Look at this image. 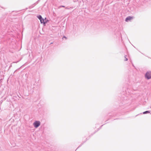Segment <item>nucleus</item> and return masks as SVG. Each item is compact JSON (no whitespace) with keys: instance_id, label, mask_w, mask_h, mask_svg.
<instances>
[{"instance_id":"obj_3","label":"nucleus","mask_w":151,"mask_h":151,"mask_svg":"<svg viewBox=\"0 0 151 151\" xmlns=\"http://www.w3.org/2000/svg\"><path fill=\"white\" fill-rule=\"evenodd\" d=\"M134 17H133L129 16L127 17L125 19V21L126 22H128L130 21L131 20L133 19Z\"/></svg>"},{"instance_id":"obj_12","label":"nucleus","mask_w":151,"mask_h":151,"mask_svg":"<svg viewBox=\"0 0 151 151\" xmlns=\"http://www.w3.org/2000/svg\"><path fill=\"white\" fill-rule=\"evenodd\" d=\"M65 8H66V9H69V8H67V7H66Z\"/></svg>"},{"instance_id":"obj_13","label":"nucleus","mask_w":151,"mask_h":151,"mask_svg":"<svg viewBox=\"0 0 151 151\" xmlns=\"http://www.w3.org/2000/svg\"><path fill=\"white\" fill-rule=\"evenodd\" d=\"M46 18H45V20H46Z\"/></svg>"},{"instance_id":"obj_10","label":"nucleus","mask_w":151,"mask_h":151,"mask_svg":"<svg viewBox=\"0 0 151 151\" xmlns=\"http://www.w3.org/2000/svg\"><path fill=\"white\" fill-rule=\"evenodd\" d=\"M39 81V80H38V82H37V83H36V84H37V85H38V81Z\"/></svg>"},{"instance_id":"obj_1","label":"nucleus","mask_w":151,"mask_h":151,"mask_svg":"<svg viewBox=\"0 0 151 151\" xmlns=\"http://www.w3.org/2000/svg\"><path fill=\"white\" fill-rule=\"evenodd\" d=\"M145 78L147 79L151 78V71H147L145 75Z\"/></svg>"},{"instance_id":"obj_4","label":"nucleus","mask_w":151,"mask_h":151,"mask_svg":"<svg viewBox=\"0 0 151 151\" xmlns=\"http://www.w3.org/2000/svg\"><path fill=\"white\" fill-rule=\"evenodd\" d=\"M40 20L41 23H43L45 24L47 23V21H45V20L42 18Z\"/></svg>"},{"instance_id":"obj_8","label":"nucleus","mask_w":151,"mask_h":151,"mask_svg":"<svg viewBox=\"0 0 151 151\" xmlns=\"http://www.w3.org/2000/svg\"><path fill=\"white\" fill-rule=\"evenodd\" d=\"M126 56H127L126 55H125L124 56L125 59H124V60L125 61H127L128 60V59L126 58Z\"/></svg>"},{"instance_id":"obj_6","label":"nucleus","mask_w":151,"mask_h":151,"mask_svg":"<svg viewBox=\"0 0 151 151\" xmlns=\"http://www.w3.org/2000/svg\"><path fill=\"white\" fill-rule=\"evenodd\" d=\"M37 17L40 20H41L42 18V16L40 15L37 16Z\"/></svg>"},{"instance_id":"obj_5","label":"nucleus","mask_w":151,"mask_h":151,"mask_svg":"<svg viewBox=\"0 0 151 151\" xmlns=\"http://www.w3.org/2000/svg\"><path fill=\"white\" fill-rule=\"evenodd\" d=\"M39 0H38V1H37L35 3H34L33 4L32 6H30V8H32V7H33V5H36V4H38V2L39 1Z\"/></svg>"},{"instance_id":"obj_7","label":"nucleus","mask_w":151,"mask_h":151,"mask_svg":"<svg viewBox=\"0 0 151 151\" xmlns=\"http://www.w3.org/2000/svg\"><path fill=\"white\" fill-rule=\"evenodd\" d=\"M150 113V112L149 111H145L143 113L144 114H145L147 113Z\"/></svg>"},{"instance_id":"obj_2","label":"nucleus","mask_w":151,"mask_h":151,"mask_svg":"<svg viewBox=\"0 0 151 151\" xmlns=\"http://www.w3.org/2000/svg\"><path fill=\"white\" fill-rule=\"evenodd\" d=\"M40 125V122L39 121H36L33 123V125L34 127L37 128L39 127Z\"/></svg>"},{"instance_id":"obj_9","label":"nucleus","mask_w":151,"mask_h":151,"mask_svg":"<svg viewBox=\"0 0 151 151\" xmlns=\"http://www.w3.org/2000/svg\"><path fill=\"white\" fill-rule=\"evenodd\" d=\"M61 7H65V6H61L58 7V8H60Z\"/></svg>"},{"instance_id":"obj_11","label":"nucleus","mask_w":151,"mask_h":151,"mask_svg":"<svg viewBox=\"0 0 151 151\" xmlns=\"http://www.w3.org/2000/svg\"><path fill=\"white\" fill-rule=\"evenodd\" d=\"M66 38V37L65 36H63V38Z\"/></svg>"}]
</instances>
